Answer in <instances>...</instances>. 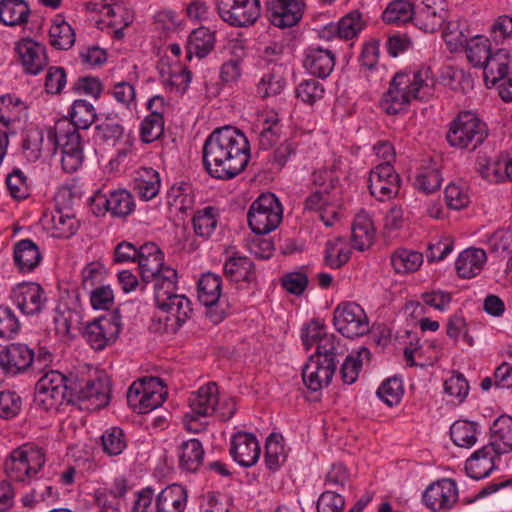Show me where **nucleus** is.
Listing matches in <instances>:
<instances>
[{"mask_svg": "<svg viewBox=\"0 0 512 512\" xmlns=\"http://www.w3.org/2000/svg\"><path fill=\"white\" fill-rule=\"evenodd\" d=\"M250 159V145L239 129L224 126L215 129L205 140L202 161L208 174L228 180L239 175Z\"/></svg>", "mask_w": 512, "mask_h": 512, "instance_id": "f257e3e1", "label": "nucleus"}, {"mask_svg": "<svg viewBox=\"0 0 512 512\" xmlns=\"http://www.w3.org/2000/svg\"><path fill=\"white\" fill-rule=\"evenodd\" d=\"M430 69L422 67L417 71H399L391 79L387 92L383 94L381 106L390 115L402 111L413 100H425L431 94L433 80Z\"/></svg>", "mask_w": 512, "mask_h": 512, "instance_id": "f03ea898", "label": "nucleus"}, {"mask_svg": "<svg viewBox=\"0 0 512 512\" xmlns=\"http://www.w3.org/2000/svg\"><path fill=\"white\" fill-rule=\"evenodd\" d=\"M73 390L72 381L62 373L50 370L36 384L35 404L46 411L57 410L64 403L75 404Z\"/></svg>", "mask_w": 512, "mask_h": 512, "instance_id": "7ed1b4c3", "label": "nucleus"}, {"mask_svg": "<svg viewBox=\"0 0 512 512\" xmlns=\"http://www.w3.org/2000/svg\"><path fill=\"white\" fill-rule=\"evenodd\" d=\"M487 136V125L473 113L464 111L450 123L446 139L453 147L473 151Z\"/></svg>", "mask_w": 512, "mask_h": 512, "instance_id": "20e7f679", "label": "nucleus"}, {"mask_svg": "<svg viewBox=\"0 0 512 512\" xmlns=\"http://www.w3.org/2000/svg\"><path fill=\"white\" fill-rule=\"evenodd\" d=\"M46 462L43 448L26 443L14 449L5 461L6 475L15 481L24 482L27 478L36 475Z\"/></svg>", "mask_w": 512, "mask_h": 512, "instance_id": "39448f33", "label": "nucleus"}, {"mask_svg": "<svg viewBox=\"0 0 512 512\" xmlns=\"http://www.w3.org/2000/svg\"><path fill=\"white\" fill-rule=\"evenodd\" d=\"M52 354L48 351H40L35 356L34 351L26 344L11 343L0 352V364L2 373L16 375L32 370L41 371L51 361Z\"/></svg>", "mask_w": 512, "mask_h": 512, "instance_id": "423d86ee", "label": "nucleus"}, {"mask_svg": "<svg viewBox=\"0 0 512 512\" xmlns=\"http://www.w3.org/2000/svg\"><path fill=\"white\" fill-rule=\"evenodd\" d=\"M247 220L253 233L268 234L282 221V205L274 194L263 193L251 204Z\"/></svg>", "mask_w": 512, "mask_h": 512, "instance_id": "0eeeda50", "label": "nucleus"}, {"mask_svg": "<svg viewBox=\"0 0 512 512\" xmlns=\"http://www.w3.org/2000/svg\"><path fill=\"white\" fill-rule=\"evenodd\" d=\"M52 137L56 146L61 149L63 170L68 173L77 171L84 159L79 131L65 118L57 122Z\"/></svg>", "mask_w": 512, "mask_h": 512, "instance_id": "6e6552de", "label": "nucleus"}, {"mask_svg": "<svg viewBox=\"0 0 512 512\" xmlns=\"http://www.w3.org/2000/svg\"><path fill=\"white\" fill-rule=\"evenodd\" d=\"M165 386L159 377H146L131 384L127 392L129 406L140 414L148 413L165 401Z\"/></svg>", "mask_w": 512, "mask_h": 512, "instance_id": "1a4fd4ad", "label": "nucleus"}, {"mask_svg": "<svg viewBox=\"0 0 512 512\" xmlns=\"http://www.w3.org/2000/svg\"><path fill=\"white\" fill-rule=\"evenodd\" d=\"M333 325L344 337L353 339L367 334L370 330L364 309L355 302H342L333 312Z\"/></svg>", "mask_w": 512, "mask_h": 512, "instance_id": "9d476101", "label": "nucleus"}, {"mask_svg": "<svg viewBox=\"0 0 512 512\" xmlns=\"http://www.w3.org/2000/svg\"><path fill=\"white\" fill-rule=\"evenodd\" d=\"M219 17L232 27L254 25L261 15L260 0H216Z\"/></svg>", "mask_w": 512, "mask_h": 512, "instance_id": "9b49d317", "label": "nucleus"}, {"mask_svg": "<svg viewBox=\"0 0 512 512\" xmlns=\"http://www.w3.org/2000/svg\"><path fill=\"white\" fill-rule=\"evenodd\" d=\"M400 176L390 162H384L371 170L369 175L370 194L379 201H386L398 194Z\"/></svg>", "mask_w": 512, "mask_h": 512, "instance_id": "f8f14e48", "label": "nucleus"}, {"mask_svg": "<svg viewBox=\"0 0 512 512\" xmlns=\"http://www.w3.org/2000/svg\"><path fill=\"white\" fill-rule=\"evenodd\" d=\"M119 316L115 313L111 317H98L89 322L83 337L95 350H102L112 344L120 332Z\"/></svg>", "mask_w": 512, "mask_h": 512, "instance_id": "ddd939ff", "label": "nucleus"}, {"mask_svg": "<svg viewBox=\"0 0 512 512\" xmlns=\"http://www.w3.org/2000/svg\"><path fill=\"white\" fill-rule=\"evenodd\" d=\"M72 386L74 403L81 409H101L109 403V387L100 379L87 380L85 384L72 382Z\"/></svg>", "mask_w": 512, "mask_h": 512, "instance_id": "4468645a", "label": "nucleus"}, {"mask_svg": "<svg viewBox=\"0 0 512 512\" xmlns=\"http://www.w3.org/2000/svg\"><path fill=\"white\" fill-rule=\"evenodd\" d=\"M10 299L25 315L40 313L47 300L43 288L34 282H23L15 286Z\"/></svg>", "mask_w": 512, "mask_h": 512, "instance_id": "2eb2a0df", "label": "nucleus"}, {"mask_svg": "<svg viewBox=\"0 0 512 512\" xmlns=\"http://www.w3.org/2000/svg\"><path fill=\"white\" fill-rule=\"evenodd\" d=\"M221 293V276L211 272L203 274L198 282V299L204 306L209 308L207 316L215 324L221 322L225 318L223 310L217 311L213 309V307L219 303Z\"/></svg>", "mask_w": 512, "mask_h": 512, "instance_id": "dca6fc26", "label": "nucleus"}, {"mask_svg": "<svg viewBox=\"0 0 512 512\" xmlns=\"http://www.w3.org/2000/svg\"><path fill=\"white\" fill-rule=\"evenodd\" d=\"M457 499L456 482L448 478L430 484L423 493L424 504L433 511L449 510Z\"/></svg>", "mask_w": 512, "mask_h": 512, "instance_id": "f3484780", "label": "nucleus"}, {"mask_svg": "<svg viewBox=\"0 0 512 512\" xmlns=\"http://www.w3.org/2000/svg\"><path fill=\"white\" fill-rule=\"evenodd\" d=\"M268 18L279 28L296 25L303 15L304 0H270L266 3Z\"/></svg>", "mask_w": 512, "mask_h": 512, "instance_id": "a211bd4d", "label": "nucleus"}, {"mask_svg": "<svg viewBox=\"0 0 512 512\" xmlns=\"http://www.w3.org/2000/svg\"><path fill=\"white\" fill-rule=\"evenodd\" d=\"M167 315L164 318V330L166 332L177 331L191 316L192 307L190 300L182 294H175L169 300L157 305Z\"/></svg>", "mask_w": 512, "mask_h": 512, "instance_id": "6ab92c4d", "label": "nucleus"}, {"mask_svg": "<svg viewBox=\"0 0 512 512\" xmlns=\"http://www.w3.org/2000/svg\"><path fill=\"white\" fill-rule=\"evenodd\" d=\"M336 371L334 362L311 356L302 370V378L307 388L317 392L327 386Z\"/></svg>", "mask_w": 512, "mask_h": 512, "instance_id": "aec40b11", "label": "nucleus"}, {"mask_svg": "<svg viewBox=\"0 0 512 512\" xmlns=\"http://www.w3.org/2000/svg\"><path fill=\"white\" fill-rule=\"evenodd\" d=\"M260 445L251 433L238 432L231 440L230 454L243 467L253 466L260 456Z\"/></svg>", "mask_w": 512, "mask_h": 512, "instance_id": "412c9836", "label": "nucleus"}, {"mask_svg": "<svg viewBox=\"0 0 512 512\" xmlns=\"http://www.w3.org/2000/svg\"><path fill=\"white\" fill-rule=\"evenodd\" d=\"M137 259L143 282L150 283L167 266L164 265V254L154 242H146L140 246Z\"/></svg>", "mask_w": 512, "mask_h": 512, "instance_id": "4be33fe9", "label": "nucleus"}, {"mask_svg": "<svg viewBox=\"0 0 512 512\" xmlns=\"http://www.w3.org/2000/svg\"><path fill=\"white\" fill-rule=\"evenodd\" d=\"M15 49L26 73L37 75L48 64L46 48L32 39L19 41Z\"/></svg>", "mask_w": 512, "mask_h": 512, "instance_id": "5701e85b", "label": "nucleus"}, {"mask_svg": "<svg viewBox=\"0 0 512 512\" xmlns=\"http://www.w3.org/2000/svg\"><path fill=\"white\" fill-rule=\"evenodd\" d=\"M499 457L500 455L495 452L493 447L484 445L466 460L465 470L467 475L475 480L488 477L496 468L495 460Z\"/></svg>", "mask_w": 512, "mask_h": 512, "instance_id": "b1692460", "label": "nucleus"}, {"mask_svg": "<svg viewBox=\"0 0 512 512\" xmlns=\"http://www.w3.org/2000/svg\"><path fill=\"white\" fill-rule=\"evenodd\" d=\"M305 68L314 76L325 79L334 69L335 54L330 49L311 47L306 50Z\"/></svg>", "mask_w": 512, "mask_h": 512, "instance_id": "393cba45", "label": "nucleus"}, {"mask_svg": "<svg viewBox=\"0 0 512 512\" xmlns=\"http://www.w3.org/2000/svg\"><path fill=\"white\" fill-rule=\"evenodd\" d=\"M223 271L225 277L231 282L244 281L248 284L257 283V274L255 265L246 256L233 255L227 258L224 263Z\"/></svg>", "mask_w": 512, "mask_h": 512, "instance_id": "a878e982", "label": "nucleus"}, {"mask_svg": "<svg viewBox=\"0 0 512 512\" xmlns=\"http://www.w3.org/2000/svg\"><path fill=\"white\" fill-rule=\"evenodd\" d=\"M218 386L215 382H209L200 387L189 397V408L198 415L208 417L215 413L218 404Z\"/></svg>", "mask_w": 512, "mask_h": 512, "instance_id": "bb28decb", "label": "nucleus"}, {"mask_svg": "<svg viewBox=\"0 0 512 512\" xmlns=\"http://www.w3.org/2000/svg\"><path fill=\"white\" fill-rule=\"evenodd\" d=\"M487 261L485 250L480 248H468L462 251L455 263L457 274L464 279L477 276Z\"/></svg>", "mask_w": 512, "mask_h": 512, "instance_id": "cd10ccee", "label": "nucleus"}, {"mask_svg": "<svg viewBox=\"0 0 512 512\" xmlns=\"http://www.w3.org/2000/svg\"><path fill=\"white\" fill-rule=\"evenodd\" d=\"M490 442L486 445L493 447L499 455L512 450V417L502 415L492 424Z\"/></svg>", "mask_w": 512, "mask_h": 512, "instance_id": "c85d7f7f", "label": "nucleus"}, {"mask_svg": "<svg viewBox=\"0 0 512 512\" xmlns=\"http://www.w3.org/2000/svg\"><path fill=\"white\" fill-rule=\"evenodd\" d=\"M41 260L39 248L31 239H23L15 244L14 262L20 272L33 271Z\"/></svg>", "mask_w": 512, "mask_h": 512, "instance_id": "c756f323", "label": "nucleus"}, {"mask_svg": "<svg viewBox=\"0 0 512 512\" xmlns=\"http://www.w3.org/2000/svg\"><path fill=\"white\" fill-rule=\"evenodd\" d=\"M481 68L484 71L486 86L488 88L494 87L501 78L510 73L508 52L504 49H498L491 54Z\"/></svg>", "mask_w": 512, "mask_h": 512, "instance_id": "7c9ffc66", "label": "nucleus"}, {"mask_svg": "<svg viewBox=\"0 0 512 512\" xmlns=\"http://www.w3.org/2000/svg\"><path fill=\"white\" fill-rule=\"evenodd\" d=\"M187 501L186 490L178 484L164 488L157 496V512H183Z\"/></svg>", "mask_w": 512, "mask_h": 512, "instance_id": "2f4dec72", "label": "nucleus"}, {"mask_svg": "<svg viewBox=\"0 0 512 512\" xmlns=\"http://www.w3.org/2000/svg\"><path fill=\"white\" fill-rule=\"evenodd\" d=\"M81 321L80 312L68 307L57 308L53 318L55 334L61 340H69L74 336L73 331L79 330Z\"/></svg>", "mask_w": 512, "mask_h": 512, "instance_id": "473e14b6", "label": "nucleus"}, {"mask_svg": "<svg viewBox=\"0 0 512 512\" xmlns=\"http://www.w3.org/2000/svg\"><path fill=\"white\" fill-rule=\"evenodd\" d=\"M415 7L408 0H393L382 13V20L386 24L405 25L415 23Z\"/></svg>", "mask_w": 512, "mask_h": 512, "instance_id": "72a5a7b5", "label": "nucleus"}, {"mask_svg": "<svg viewBox=\"0 0 512 512\" xmlns=\"http://www.w3.org/2000/svg\"><path fill=\"white\" fill-rule=\"evenodd\" d=\"M262 123V130L259 133V147L268 150L273 147L280 138L281 127L278 113L274 110L266 111L259 119Z\"/></svg>", "mask_w": 512, "mask_h": 512, "instance_id": "f704fd0d", "label": "nucleus"}, {"mask_svg": "<svg viewBox=\"0 0 512 512\" xmlns=\"http://www.w3.org/2000/svg\"><path fill=\"white\" fill-rule=\"evenodd\" d=\"M30 8L24 0H2L0 2V21L7 26L26 23Z\"/></svg>", "mask_w": 512, "mask_h": 512, "instance_id": "c9c22d12", "label": "nucleus"}, {"mask_svg": "<svg viewBox=\"0 0 512 512\" xmlns=\"http://www.w3.org/2000/svg\"><path fill=\"white\" fill-rule=\"evenodd\" d=\"M204 449L198 439L184 441L179 447V463L182 469L189 472L198 470L203 462Z\"/></svg>", "mask_w": 512, "mask_h": 512, "instance_id": "e433bc0d", "label": "nucleus"}, {"mask_svg": "<svg viewBox=\"0 0 512 512\" xmlns=\"http://www.w3.org/2000/svg\"><path fill=\"white\" fill-rule=\"evenodd\" d=\"M215 41V32L210 29L206 27L194 29L188 38V53L204 58L213 50Z\"/></svg>", "mask_w": 512, "mask_h": 512, "instance_id": "4c0bfd02", "label": "nucleus"}, {"mask_svg": "<svg viewBox=\"0 0 512 512\" xmlns=\"http://www.w3.org/2000/svg\"><path fill=\"white\" fill-rule=\"evenodd\" d=\"M177 278V271L172 267H166L153 279L156 306L177 294Z\"/></svg>", "mask_w": 512, "mask_h": 512, "instance_id": "58836bf2", "label": "nucleus"}, {"mask_svg": "<svg viewBox=\"0 0 512 512\" xmlns=\"http://www.w3.org/2000/svg\"><path fill=\"white\" fill-rule=\"evenodd\" d=\"M447 12L443 7H417L415 9V25L425 32H435L444 24Z\"/></svg>", "mask_w": 512, "mask_h": 512, "instance_id": "ea45409f", "label": "nucleus"}, {"mask_svg": "<svg viewBox=\"0 0 512 512\" xmlns=\"http://www.w3.org/2000/svg\"><path fill=\"white\" fill-rule=\"evenodd\" d=\"M363 28L361 22V13L357 10L344 16L336 25L330 24L324 29V33L329 35L337 34L341 39H352Z\"/></svg>", "mask_w": 512, "mask_h": 512, "instance_id": "a19ab883", "label": "nucleus"}, {"mask_svg": "<svg viewBox=\"0 0 512 512\" xmlns=\"http://www.w3.org/2000/svg\"><path fill=\"white\" fill-rule=\"evenodd\" d=\"M465 52L469 63L481 68L492 54L490 39L476 35L466 40Z\"/></svg>", "mask_w": 512, "mask_h": 512, "instance_id": "79ce46f5", "label": "nucleus"}, {"mask_svg": "<svg viewBox=\"0 0 512 512\" xmlns=\"http://www.w3.org/2000/svg\"><path fill=\"white\" fill-rule=\"evenodd\" d=\"M219 209L207 206L198 210L192 219L194 232L197 236L208 239L218 225Z\"/></svg>", "mask_w": 512, "mask_h": 512, "instance_id": "37998d69", "label": "nucleus"}, {"mask_svg": "<svg viewBox=\"0 0 512 512\" xmlns=\"http://www.w3.org/2000/svg\"><path fill=\"white\" fill-rule=\"evenodd\" d=\"M333 198L330 194H326L323 190H316L305 200L306 210H315L321 212V220L326 226H332L337 219L338 213L335 210L328 211V206L331 205Z\"/></svg>", "mask_w": 512, "mask_h": 512, "instance_id": "c03bdc74", "label": "nucleus"}, {"mask_svg": "<svg viewBox=\"0 0 512 512\" xmlns=\"http://www.w3.org/2000/svg\"><path fill=\"white\" fill-rule=\"evenodd\" d=\"M372 221L366 215H357L352 225V244L355 249L364 251L373 242Z\"/></svg>", "mask_w": 512, "mask_h": 512, "instance_id": "a18cd8bd", "label": "nucleus"}, {"mask_svg": "<svg viewBox=\"0 0 512 512\" xmlns=\"http://www.w3.org/2000/svg\"><path fill=\"white\" fill-rule=\"evenodd\" d=\"M69 116V123L79 131V129H88L92 125L96 119V112L90 102L77 99L71 106Z\"/></svg>", "mask_w": 512, "mask_h": 512, "instance_id": "49530a36", "label": "nucleus"}, {"mask_svg": "<svg viewBox=\"0 0 512 512\" xmlns=\"http://www.w3.org/2000/svg\"><path fill=\"white\" fill-rule=\"evenodd\" d=\"M50 44L58 50H68L75 42V32L63 19H56L49 30Z\"/></svg>", "mask_w": 512, "mask_h": 512, "instance_id": "de8ad7c7", "label": "nucleus"}, {"mask_svg": "<svg viewBox=\"0 0 512 512\" xmlns=\"http://www.w3.org/2000/svg\"><path fill=\"white\" fill-rule=\"evenodd\" d=\"M477 428L476 422L458 420L450 427L451 439L459 447L470 448L477 441Z\"/></svg>", "mask_w": 512, "mask_h": 512, "instance_id": "09e8293b", "label": "nucleus"}, {"mask_svg": "<svg viewBox=\"0 0 512 512\" xmlns=\"http://www.w3.org/2000/svg\"><path fill=\"white\" fill-rule=\"evenodd\" d=\"M370 356V350L364 346L358 349L356 355L347 356L340 369L342 381L346 384L354 383L358 378L363 361H368Z\"/></svg>", "mask_w": 512, "mask_h": 512, "instance_id": "8fccbe9b", "label": "nucleus"}, {"mask_svg": "<svg viewBox=\"0 0 512 512\" xmlns=\"http://www.w3.org/2000/svg\"><path fill=\"white\" fill-rule=\"evenodd\" d=\"M102 450L108 456H118L127 447V437L120 427L106 429L100 437Z\"/></svg>", "mask_w": 512, "mask_h": 512, "instance_id": "3c124183", "label": "nucleus"}, {"mask_svg": "<svg viewBox=\"0 0 512 512\" xmlns=\"http://www.w3.org/2000/svg\"><path fill=\"white\" fill-rule=\"evenodd\" d=\"M351 251L341 237L330 240L326 243L325 264L332 269H338L350 259Z\"/></svg>", "mask_w": 512, "mask_h": 512, "instance_id": "603ef678", "label": "nucleus"}, {"mask_svg": "<svg viewBox=\"0 0 512 512\" xmlns=\"http://www.w3.org/2000/svg\"><path fill=\"white\" fill-rule=\"evenodd\" d=\"M423 262V256L416 251L406 249L398 250L391 256V264L398 274H406L419 269Z\"/></svg>", "mask_w": 512, "mask_h": 512, "instance_id": "864d4df0", "label": "nucleus"}, {"mask_svg": "<svg viewBox=\"0 0 512 512\" xmlns=\"http://www.w3.org/2000/svg\"><path fill=\"white\" fill-rule=\"evenodd\" d=\"M345 348L341 345L339 338L334 334H328L319 339L316 345V351L313 356L322 360L330 359L334 362L335 366L339 363L338 357L343 356Z\"/></svg>", "mask_w": 512, "mask_h": 512, "instance_id": "5fc2aeb1", "label": "nucleus"}, {"mask_svg": "<svg viewBox=\"0 0 512 512\" xmlns=\"http://www.w3.org/2000/svg\"><path fill=\"white\" fill-rule=\"evenodd\" d=\"M110 214L113 217L124 218L135 209L133 196L127 190H116L109 193Z\"/></svg>", "mask_w": 512, "mask_h": 512, "instance_id": "6e6d98bb", "label": "nucleus"}, {"mask_svg": "<svg viewBox=\"0 0 512 512\" xmlns=\"http://www.w3.org/2000/svg\"><path fill=\"white\" fill-rule=\"evenodd\" d=\"M160 189V176L153 169L145 170L144 175L136 180L134 190L145 201L153 199Z\"/></svg>", "mask_w": 512, "mask_h": 512, "instance_id": "4d7b16f0", "label": "nucleus"}, {"mask_svg": "<svg viewBox=\"0 0 512 512\" xmlns=\"http://www.w3.org/2000/svg\"><path fill=\"white\" fill-rule=\"evenodd\" d=\"M51 220L53 228L58 232V236L60 237L69 238L76 233L79 227L78 220L69 210H55Z\"/></svg>", "mask_w": 512, "mask_h": 512, "instance_id": "13d9d810", "label": "nucleus"}, {"mask_svg": "<svg viewBox=\"0 0 512 512\" xmlns=\"http://www.w3.org/2000/svg\"><path fill=\"white\" fill-rule=\"evenodd\" d=\"M286 80L279 71H271L261 78L257 85V94L262 98L276 96L282 92Z\"/></svg>", "mask_w": 512, "mask_h": 512, "instance_id": "bf43d9fd", "label": "nucleus"}, {"mask_svg": "<svg viewBox=\"0 0 512 512\" xmlns=\"http://www.w3.org/2000/svg\"><path fill=\"white\" fill-rule=\"evenodd\" d=\"M164 132V119L157 112L146 116L140 126L141 139L145 143H151L159 139Z\"/></svg>", "mask_w": 512, "mask_h": 512, "instance_id": "052dcab7", "label": "nucleus"}, {"mask_svg": "<svg viewBox=\"0 0 512 512\" xmlns=\"http://www.w3.org/2000/svg\"><path fill=\"white\" fill-rule=\"evenodd\" d=\"M476 169L484 179L490 182H500L504 180L505 171L503 160H492L486 156H479Z\"/></svg>", "mask_w": 512, "mask_h": 512, "instance_id": "680f3d73", "label": "nucleus"}, {"mask_svg": "<svg viewBox=\"0 0 512 512\" xmlns=\"http://www.w3.org/2000/svg\"><path fill=\"white\" fill-rule=\"evenodd\" d=\"M402 394V381L396 377L384 381L377 390L378 397L390 407L400 402Z\"/></svg>", "mask_w": 512, "mask_h": 512, "instance_id": "e2e57ef3", "label": "nucleus"}, {"mask_svg": "<svg viewBox=\"0 0 512 512\" xmlns=\"http://www.w3.org/2000/svg\"><path fill=\"white\" fill-rule=\"evenodd\" d=\"M6 185L10 195L17 200L25 199L29 195L27 177L18 168L14 169L6 177Z\"/></svg>", "mask_w": 512, "mask_h": 512, "instance_id": "0e129e2a", "label": "nucleus"}, {"mask_svg": "<svg viewBox=\"0 0 512 512\" xmlns=\"http://www.w3.org/2000/svg\"><path fill=\"white\" fill-rule=\"evenodd\" d=\"M95 137L102 142H115L119 140L124 132L123 126L116 118L107 117L102 123L95 127Z\"/></svg>", "mask_w": 512, "mask_h": 512, "instance_id": "69168bd1", "label": "nucleus"}, {"mask_svg": "<svg viewBox=\"0 0 512 512\" xmlns=\"http://www.w3.org/2000/svg\"><path fill=\"white\" fill-rule=\"evenodd\" d=\"M345 499L337 490H326L318 498L317 512H343Z\"/></svg>", "mask_w": 512, "mask_h": 512, "instance_id": "338daca9", "label": "nucleus"}, {"mask_svg": "<svg viewBox=\"0 0 512 512\" xmlns=\"http://www.w3.org/2000/svg\"><path fill=\"white\" fill-rule=\"evenodd\" d=\"M490 36L496 44H502L512 37V16H498L490 26Z\"/></svg>", "mask_w": 512, "mask_h": 512, "instance_id": "774afa93", "label": "nucleus"}]
</instances>
